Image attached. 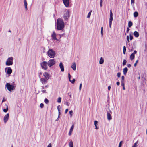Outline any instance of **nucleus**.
<instances>
[{
    "label": "nucleus",
    "instance_id": "obj_1",
    "mask_svg": "<svg viewBox=\"0 0 147 147\" xmlns=\"http://www.w3.org/2000/svg\"><path fill=\"white\" fill-rule=\"evenodd\" d=\"M64 27V23L61 18H58L57 22V28L58 30H62Z\"/></svg>",
    "mask_w": 147,
    "mask_h": 147
},
{
    "label": "nucleus",
    "instance_id": "obj_2",
    "mask_svg": "<svg viewBox=\"0 0 147 147\" xmlns=\"http://www.w3.org/2000/svg\"><path fill=\"white\" fill-rule=\"evenodd\" d=\"M48 56L51 58H54L55 56V51L52 49H49L47 52Z\"/></svg>",
    "mask_w": 147,
    "mask_h": 147
},
{
    "label": "nucleus",
    "instance_id": "obj_3",
    "mask_svg": "<svg viewBox=\"0 0 147 147\" xmlns=\"http://www.w3.org/2000/svg\"><path fill=\"white\" fill-rule=\"evenodd\" d=\"M5 86L7 90L10 92L14 90L16 87L15 86L11 85L8 83H6Z\"/></svg>",
    "mask_w": 147,
    "mask_h": 147
},
{
    "label": "nucleus",
    "instance_id": "obj_4",
    "mask_svg": "<svg viewBox=\"0 0 147 147\" xmlns=\"http://www.w3.org/2000/svg\"><path fill=\"white\" fill-rule=\"evenodd\" d=\"M40 65L42 68L45 70H46L48 68V64L47 62L44 61L40 63Z\"/></svg>",
    "mask_w": 147,
    "mask_h": 147
},
{
    "label": "nucleus",
    "instance_id": "obj_5",
    "mask_svg": "<svg viewBox=\"0 0 147 147\" xmlns=\"http://www.w3.org/2000/svg\"><path fill=\"white\" fill-rule=\"evenodd\" d=\"M57 34L55 32L53 31L51 36V39L53 40H56L57 42H60V40L56 38Z\"/></svg>",
    "mask_w": 147,
    "mask_h": 147
},
{
    "label": "nucleus",
    "instance_id": "obj_6",
    "mask_svg": "<svg viewBox=\"0 0 147 147\" xmlns=\"http://www.w3.org/2000/svg\"><path fill=\"white\" fill-rule=\"evenodd\" d=\"M70 16L69 12L68 10L66 9L65 10L63 18L66 20L68 19Z\"/></svg>",
    "mask_w": 147,
    "mask_h": 147
},
{
    "label": "nucleus",
    "instance_id": "obj_7",
    "mask_svg": "<svg viewBox=\"0 0 147 147\" xmlns=\"http://www.w3.org/2000/svg\"><path fill=\"white\" fill-rule=\"evenodd\" d=\"M13 58L12 57H9L6 62V65L7 66L12 65L13 64Z\"/></svg>",
    "mask_w": 147,
    "mask_h": 147
},
{
    "label": "nucleus",
    "instance_id": "obj_8",
    "mask_svg": "<svg viewBox=\"0 0 147 147\" xmlns=\"http://www.w3.org/2000/svg\"><path fill=\"white\" fill-rule=\"evenodd\" d=\"M55 63V61L54 59H50L47 62L48 66L50 67L53 66Z\"/></svg>",
    "mask_w": 147,
    "mask_h": 147
},
{
    "label": "nucleus",
    "instance_id": "obj_9",
    "mask_svg": "<svg viewBox=\"0 0 147 147\" xmlns=\"http://www.w3.org/2000/svg\"><path fill=\"white\" fill-rule=\"evenodd\" d=\"M9 118V113H7L5 115L3 118V120L4 122L5 123H6L7 121L8 120V119Z\"/></svg>",
    "mask_w": 147,
    "mask_h": 147
},
{
    "label": "nucleus",
    "instance_id": "obj_10",
    "mask_svg": "<svg viewBox=\"0 0 147 147\" xmlns=\"http://www.w3.org/2000/svg\"><path fill=\"white\" fill-rule=\"evenodd\" d=\"M40 81L43 85L45 84L48 82V80L45 79L41 78L40 79Z\"/></svg>",
    "mask_w": 147,
    "mask_h": 147
},
{
    "label": "nucleus",
    "instance_id": "obj_11",
    "mask_svg": "<svg viewBox=\"0 0 147 147\" xmlns=\"http://www.w3.org/2000/svg\"><path fill=\"white\" fill-rule=\"evenodd\" d=\"M63 3L65 6L67 7L69 6V0H63Z\"/></svg>",
    "mask_w": 147,
    "mask_h": 147
},
{
    "label": "nucleus",
    "instance_id": "obj_12",
    "mask_svg": "<svg viewBox=\"0 0 147 147\" xmlns=\"http://www.w3.org/2000/svg\"><path fill=\"white\" fill-rule=\"evenodd\" d=\"M42 78L48 80L49 79V76L48 73L46 72L44 73L43 74V77Z\"/></svg>",
    "mask_w": 147,
    "mask_h": 147
},
{
    "label": "nucleus",
    "instance_id": "obj_13",
    "mask_svg": "<svg viewBox=\"0 0 147 147\" xmlns=\"http://www.w3.org/2000/svg\"><path fill=\"white\" fill-rule=\"evenodd\" d=\"M111 111H110V113L109 112H107V119L109 121H110L112 119V117L111 115Z\"/></svg>",
    "mask_w": 147,
    "mask_h": 147
},
{
    "label": "nucleus",
    "instance_id": "obj_14",
    "mask_svg": "<svg viewBox=\"0 0 147 147\" xmlns=\"http://www.w3.org/2000/svg\"><path fill=\"white\" fill-rule=\"evenodd\" d=\"M59 67L61 69V71L62 72L64 71V66L63 65L62 62H60L59 63Z\"/></svg>",
    "mask_w": 147,
    "mask_h": 147
},
{
    "label": "nucleus",
    "instance_id": "obj_15",
    "mask_svg": "<svg viewBox=\"0 0 147 147\" xmlns=\"http://www.w3.org/2000/svg\"><path fill=\"white\" fill-rule=\"evenodd\" d=\"M74 125H73L70 129V131H69V136H70L71 135L72 132L73 131V130L74 129Z\"/></svg>",
    "mask_w": 147,
    "mask_h": 147
},
{
    "label": "nucleus",
    "instance_id": "obj_16",
    "mask_svg": "<svg viewBox=\"0 0 147 147\" xmlns=\"http://www.w3.org/2000/svg\"><path fill=\"white\" fill-rule=\"evenodd\" d=\"M71 67L74 70H76V65L75 62H73L72 63Z\"/></svg>",
    "mask_w": 147,
    "mask_h": 147
},
{
    "label": "nucleus",
    "instance_id": "obj_17",
    "mask_svg": "<svg viewBox=\"0 0 147 147\" xmlns=\"http://www.w3.org/2000/svg\"><path fill=\"white\" fill-rule=\"evenodd\" d=\"M12 72V70L10 67H9L8 68L7 71V74H10Z\"/></svg>",
    "mask_w": 147,
    "mask_h": 147
},
{
    "label": "nucleus",
    "instance_id": "obj_18",
    "mask_svg": "<svg viewBox=\"0 0 147 147\" xmlns=\"http://www.w3.org/2000/svg\"><path fill=\"white\" fill-rule=\"evenodd\" d=\"M133 34L135 36V37L137 38L139 36V34L138 32L136 31L134 32Z\"/></svg>",
    "mask_w": 147,
    "mask_h": 147
},
{
    "label": "nucleus",
    "instance_id": "obj_19",
    "mask_svg": "<svg viewBox=\"0 0 147 147\" xmlns=\"http://www.w3.org/2000/svg\"><path fill=\"white\" fill-rule=\"evenodd\" d=\"M24 3L25 7L26 10L28 9H27V3L26 0H24Z\"/></svg>",
    "mask_w": 147,
    "mask_h": 147
},
{
    "label": "nucleus",
    "instance_id": "obj_20",
    "mask_svg": "<svg viewBox=\"0 0 147 147\" xmlns=\"http://www.w3.org/2000/svg\"><path fill=\"white\" fill-rule=\"evenodd\" d=\"M128 71V69L127 67H125L123 69V72L124 75H125Z\"/></svg>",
    "mask_w": 147,
    "mask_h": 147
},
{
    "label": "nucleus",
    "instance_id": "obj_21",
    "mask_svg": "<svg viewBox=\"0 0 147 147\" xmlns=\"http://www.w3.org/2000/svg\"><path fill=\"white\" fill-rule=\"evenodd\" d=\"M104 62V59L102 57H101L99 61V63L100 64H102Z\"/></svg>",
    "mask_w": 147,
    "mask_h": 147
},
{
    "label": "nucleus",
    "instance_id": "obj_22",
    "mask_svg": "<svg viewBox=\"0 0 147 147\" xmlns=\"http://www.w3.org/2000/svg\"><path fill=\"white\" fill-rule=\"evenodd\" d=\"M5 106H6V108L4 109H3V111L5 113L7 112L8 110V106L7 104L5 105Z\"/></svg>",
    "mask_w": 147,
    "mask_h": 147
},
{
    "label": "nucleus",
    "instance_id": "obj_23",
    "mask_svg": "<svg viewBox=\"0 0 147 147\" xmlns=\"http://www.w3.org/2000/svg\"><path fill=\"white\" fill-rule=\"evenodd\" d=\"M69 147H73L74 144L73 142L71 140L69 143Z\"/></svg>",
    "mask_w": 147,
    "mask_h": 147
},
{
    "label": "nucleus",
    "instance_id": "obj_24",
    "mask_svg": "<svg viewBox=\"0 0 147 147\" xmlns=\"http://www.w3.org/2000/svg\"><path fill=\"white\" fill-rule=\"evenodd\" d=\"M133 25L132 22L131 21H130L128 23V26L129 27H131Z\"/></svg>",
    "mask_w": 147,
    "mask_h": 147
},
{
    "label": "nucleus",
    "instance_id": "obj_25",
    "mask_svg": "<svg viewBox=\"0 0 147 147\" xmlns=\"http://www.w3.org/2000/svg\"><path fill=\"white\" fill-rule=\"evenodd\" d=\"M135 55L133 54H131L130 56V59L131 60H132L134 58Z\"/></svg>",
    "mask_w": 147,
    "mask_h": 147
},
{
    "label": "nucleus",
    "instance_id": "obj_26",
    "mask_svg": "<svg viewBox=\"0 0 147 147\" xmlns=\"http://www.w3.org/2000/svg\"><path fill=\"white\" fill-rule=\"evenodd\" d=\"M64 103L65 105H67L68 106H69V102L67 101V100L65 101V100L64 102Z\"/></svg>",
    "mask_w": 147,
    "mask_h": 147
},
{
    "label": "nucleus",
    "instance_id": "obj_27",
    "mask_svg": "<svg viewBox=\"0 0 147 147\" xmlns=\"http://www.w3.org/2000/svg\"><path fill=\"white\" fill-rule=\"evenodd\" d=\"M138 13L137 12H135L134 13V17H136L138 16Z\"/></svg>",
    "mask_w": 147,
    "mask_h": 147
},
{
    "label": "nucleus",
    "instance_id": "obj_28",
    "mask_svg": "<svg viewBox=\"0 0 147 147\" xmlns=\"http://www.w3.org/2000/svg\"><path fill=\"white\" fill-rule=\"evenodd\" d=\"M138 146V141L135 142L132 146V147H137Z\"/></svg>",
    "mask_w": 147,
    "mask_h": 147
},
{
    "label": "nucleus",
    "instance_id": "obj_29",
    "mask_svg": "<svg viewBox=\"0 0 147 147\" xmlns=\"http://www.w3.org/2000/svg\"><path fill=\"white\" fill-rule=\"evenodd\" d=\"M126 51V47L125 46H124L123 47V53L124 54H125V53Z\"/></svg>",
    "mask_w": 147,
    "mask_h": 147
},
{
    "label": "nucleus",
    "instance_id": "obj_30",
    "mask_svg": "<svg viewBox=\"0 0 147 147\" xmlns=\"http://www.w3.org/2000/svg\"><path fill=\"white\" fill-rule=\"evenodd\" d=\"M61 98L60 97H59L57 99V102L58 103H60L61 101Z\"/></svg>",
    "mask_w": 147,
    "mask_h": 147
},
{
    "label": "nucleus",
    "instance_id": "obj_31",
    "mask_svg": "<svg viewBox=\"0 0 147 147\" xmlns=\"http://www.w3.org/2000/svg\"><path fill=\"white\" fill-rule=\"evenodd\" d=\"M129 39L130 40H131L133 39L132 34L131 33L129 34Z\"/></svg>",
    "mask_w": 147,
    "mask_h": 147
},
{
    "label": "nucleus",
    "instance_id": "obj_32",
    "mask_svg": "<svg viewBox=\"0 0 147 147\" xmlns=\"http://www.w3.org/2000/svg\"><path fill=\"white\" fill-rule=\"evenodd\" d=\"M44 102L46 104H47L49 103V100L47 98H45L44 100Z\"/></svg>",
    "mask_w": 147,
    "mask_h": 147
},
{
    "label": "nucleus",
    "instance_id": "obj_33",
    "mask_svg": "<svg viewBox=\"0 0 147 147\" xmlns=\"http://www.w3.org/2000/svg\"><path fill=\"white\" fill-rule=\"evenodd\" d=\"M126 62H127V61H126V60H125V59L123 60V65L124 66V65H125Z\"/></svg>",
    "mask_w": 147,
    "mask_h": 147
},
{
    "label": "nucleus",
    "instance_id": "obj_34",
    "mask_svg": "<svg viewBox=\"0 0 147 147\" xmlns=\"http://www.w3.org/2000/svg\"><path fill=\"white\" fill-rule=\"evenodd\" d=\"M91 12L92 11H91L88 13V15L87 16V18H89L90 17Z\"/></svg>",
    "mask_w": 147,
    "mask_h": 147
},
{
    "label": "nucleus",
    "instance_id": "obj_35",
    "mask_svg": "<svg viewBox=\"0 0 147 147\" xmlns=\"http://www.w3.org/2000/svg\"><path fill=\"white\" fill-rule=\"evenodd\" d=\"M103 0H100V5L101 7H102V2H103Z\"/></svg>",
    "mask_w": 147,
    "mask_h": 147
},
{
    "label": "nucleus",
    "instance_id": "obj_36",
    "mask_svg": "<svg viewBox=\"0 0 147 147\" xmlns=\"http://www.w3.org/2000/svg\"><path fill=\"white\" fill-rule=\"evenodd\" d=\"M103 27L102 26L101 28V35L102 36L103 35Z\"/></svg>",
    "mask_w": 147,
    "mask_h": 147
},
{
    "label": "nucleus",
    "instance_id": "obj_37",
    "mask_svg": "<svg viewBox=\"0 0 147 147\" xmlns=\"http://www.w3.org/2000/svg\"><path fill=\"white\" fill-rule=\"evenodd\" d=\"M69 113L70 117H72L73 114V111L72 110H71L69 111Z\"/></svg>",
    "mask_w": 147,
    "mask_h": 147
},
{
    "label": "nucleus",
    "instance_id": "obj_38",
    "mask_svg": "<svg viewBox=\"0 0 147 147\" xmlns=\"http://www.w3.org/2000/svg\"><path fill=\"white\" fill-rule=\"evenodd\" d=\"M134 3V0H131V3L132 5H133Z\"/></svg>",
    "mask_w": 147,
    "mask_h": 147
},
{
    "label": "nucleus",
    "instance_id": "obj_39",
    "mask_svg": "<svg viewBox=\"0 0 147 147\" xmlns=\"http://www.w3.org/2000/svg\"><path fill=\"white\" fill-rule=\"evenodd\" d=\"M122 143V141H121L119 143L118 147H121Z\"/></svg>",
    "mask_w": 147,
    "mask_h": 147
},
{
    "label": "nucleus",
    "instance_id": "obj_40",
    "mask_svg": "<svg viewBox=\"0 0 147 147\" xmlns=\"http://www.w3.org/2000/svg\"><path fill=\"white\" fill-rule=\"evenodd\" d=\"M40 107L41 108H42L44 107V104L42 103H41L40 105Z\"/></svg>",
    "mask_w": 147,
    "mask_h": 147
},
{
    "label": "nucleus",
    "instance_id": "obj_41",
    "mask_svg": "<svg viewBox=\"0 0 147 147\" xmlns=\"http://www.w3.org/2000/svg\"><path fill=\"white\" fill-rule=\"evenodd\" d=\"M138 60H137L136 61V63H134V66L135 67H136V66L137 65V64L138 63Z\"/></svg>",
    "mask_w": 147,
    "mask_h": 147
},
{
    "label": "nucleus",
    "instance_id": "obj_42",
    "mask_svg": "<svg viewBox=\"0 0 147 147\" xmlns=\"http://www.w3.org/2000/svg\"><path fill=\"white\" fill-rule=\"evenodd\" d=\"M68 77H69V81H71V76L70 75V74H68Z\"/></svg>",
    "mask_w": 147,
    "mask_h": 147
},
{
    "label": "nucleus",
    "instance_id": "obj_43",
    "mask_svg": "<svg viewBox=\"0 0 147 147\" xmlns=\"http://www.w3.org/2000/svg\"><path fill=\"white\" fill-rule=\"evenodd\" d=\"M75 81V79H73V80L72 81L71 80V81H70V82H71L72 83L74 84V83Z\"/></svg>",
    "mask_w": 147,
    "mask_h": 147
},
{
    "label": "nucleus",
    "instance_id": "obj_44",
    "mask_svg": "<svg viewBox=\"0 0 147 147\" xmlns=\"http://www.w3.org/2000/svg\"><path fill=\"white\" fill-rule=\"evenodd\" d=\"M121 73L120 72H119L117 73V76L119 78L120 77Z\"/></svg>",
    "mask_w": 147,
    "mask_h": 147
},
{
    "label": "nucleus",
    "instance_id": "obj_45",
    "mask_svg": "<svg viewBox=\"0 0 147 147\" xmlns=\"http://www.w3.org/2000/svg\"><path fill=\"white\" fill-rule=\"evenodd\" d=\"M110 17H113V13L111 10L110 11Z\"/></svg>",
    "mask_w": 147,
    "mask_h": 147
},
{
    "label": "nucleus",
    "instance_id": "obj_46",
    "mask_svg": "<svg viewBox=\"0 0 147 147\" xmlns=\"http://www.w3.org/2000/svg\"><path fill=\"white\" fill-rule=\"evenodd\" d=\"M82 84L81 83L80 84V86H79V89L80 91L81 90V88H82Z\"/></svg>",
    "mask_w": 147,
    "mask_h": 147
},
{
    "label": "nucleus",
    "instance_id": "obj_47",
    "mask_svg": "<svg viewBox=\"0 0 147 147\" xmlns=\"http://www.w3.org/2000/svg\"><path fill=\"white\" fill-rule=\"evenodd\" d=\"M41 92H42L44 93H46V90H45L42 89L41 90Z\"/></svg>",
    "mask_w": 147,
    "mask_h": 147
},
{
    "label": "nucleus",
    "instance_id": "obj_48",
    "mask_svg": "<svg viewBox=\"0 0 147 147\" xmlns=\"http://www.w3.org/2000/svg\"><path fill=\"white\" fill-rule=\"evenodd\" d=\"M113 17H110L109 18V21H112L113 20Z\"/></svg>",
    "mask_w": 147,
    "mask_h": 147
},
{
    "label": "nucleus",
    "instance_id": "obj_49",
    "mask_svg": "<svg viewBox=\"0 0 147 147\" xmlns=\"http://www.w3.org/2000/svg\"><path fill=\"white\" fill-rule=\"evenodd\" d=\"M61 108L60 107V105H59L57 107V109L58 110V111H60V109Z\"/></svg>",
    "mask_w": 147,
    "mask_h": 147
},
{
    "label": "nucleus",
    "instance_id": "obj_50",
    "mask_svg": "<svg viewBox=\"0 0 147 147\" xmlns=\"http://www.w3.org/2000/svg\"><path fill=\"white\" fill-rule=\"evenodd\" d=\"M60 114H61L60 112V111H59V116L58 117L57 119L56 120V121H57L58 120V119H59V116L60 115Z\"/></svg>",
    "mask_w": 147,
    "mask_h": 147
},
{
    "label": "nucleus",
    "instance_id": "obj_51",
    "mask_svg": "<svg viewBox=\"0 0 147 147\" xmlns=\"http://www.w3.org/2000/svg\"><path fill=\"white\" fill-rule=\"evenodd\" d=\"M47 147H52V145H51V143L49 144L47 146Z\"/></svg>",
    "mask_w": 147,
    "mask_h": 147
},
{
    "label": "nucleus",
    "instance_id": "obj_52",
    "mask_svg": "<svg viewBox=\"0 0 147 147\" xmlns=\"http://www.w3.org/2000/svg\"><path fill=\"white\" fill-rule=\"evenodd\" d=\"M98 123V121H95L94 122V124L95 125H97Z\"/></svg>",
    "mask_w": 147,
    "mask_h": 147
},
{
    "label": "nucleus",
    "instance_id": "obj_53",
    "mask_svg": "<svg viewBox=\"0 0 147 147\" xmlns=\"http://www.w3.org/2000/svg\"><path fill=\"white\" fill-rule=\"evenodd\" d=\"M95 129H98V127L97 126V125H95Z\"/></svg>",
    "mask_w": 147,
    "mask_h": 147
},
{
    "label": "nucleus",
    "instance_id": "obj_54",
    "mask_svg": "<svg viewBox=\"0 0 147 147\" xmlns=\"http://www.w3.org/2000/svg\"><path fill=\"white\" fill-rule=\"evenodd\" d=\"M137 53V51L136 50L134 51V52L132 53L134 55H135V54H136Z\"/></svg>",
    "mask_w": 147,
    "mask_h": 147
},
{
    "label": "nucleus",
    "instance_id": "obj_55",
    "mask_svg": "<svg viewBox=\"0 0 147 147\" xmlns=\"http://www.w3.org/2000/svg\"><path fill=\"white\" fill-rule=\"evenodd\" d=\"M121 83H124V80H121Z\"/></svg>",
    "mask_w": 147,
    "mask_h": 147
},
{
    "label": "nucleus",
    "instance_id": "obj_56",
    "mask_svg": "<svg viewBox=\"0 0 147 147\" xmlns=\"http://www.w3.org/2000/svg\"><path fill=\"white\" fill-rule=\"evenodd\" d=\"M124 76H121V80H124Z\"/></svg>",
    "mask_w": 147,
    "mask_h": 147
},
{
    "label": "nucleus",
    "instance_id": "obj_57",
    "mask_svg": "<svg viewBox=\"0 0 147 147\" xmlns=\"http://www.w3.org/2000/svg\"><path fill=\"white\" fill-rule=\"evenodd\" d=\"M127 65L128 67H130L131 66V65L129 64H128Z\"/></svg>",
    "mask_w": 147,
    "mask_h": 147
},
{
    "label": "nucleus",
    "instance_id": "obj_58",
    "mask_svg": "<svg viewBox=\"0 0 147 147\" xmlns=\"http://www.w3.org/2000/svg\"><path fill=\"white\" fill-rule=\"evenodd\" d=\"M111 86H108V90H110V89H111Z\"/></svg>",
    "mask_w": 147,
    "mask_h": 147
},
{
    "label": "nucleus",
    "instance_id": "obj_59",
    "mask_svg": "<svg viewBox=\"0 0 147 147\" xmlns=\"http://www.w3.org/2000/svg\"><path fill=\"white\" fill-rule=\"evenodd\" d=\"M130 29L128 28H127V33H128L129 31V30Z\"/></svg>",
    "mask_w": 147,
    "mask_h": 147
},
{
    "label": "nucleus",
    "instance_id": "obj_60",
    "mask_svg": "<svg viewBox=\"0 0 147 147\" xmlns=\"http://www.w3.org/2000/svg\"><path fill=\"white\" fill-rule=\"evenodd\" d=\"M116 84L117 85L119 86L120 84V82H117L116 83Z\"/></svg>",
    "mask_w": 147,
    "mask_h": 147
},
{
    "label": "nucleus",
    "instance_id": "obj_61",
    "mask_svg": "<svg viewBox=\"0 0 147 147\" xmlns=\"http://www.w3.org/2000/svg\"><path fill=\"white\" fill-rule=\"evenodd\" d=\"M68 109H66L65 110V113H67L68 112Z\"/></svg>",
    "mask_w": 147,
    "mask_h": 147
},
{
    "label": "nucleus",
    "instance_id": "obj_62",
    "mask_svg": "<svg viewBox=\"0 0 147 147\" xmlns=\"http://www.w3.org/2000/svg\"><path fill=\"white\" fill-rule=\"evenodd\" d=\"M121 86H122L123 87H124L125 85L124 83H121Z\"/></svg>",
    "mask_w": 147,
    "mask_h": 147
},
{
    "label": "nucleus",
    "instance_id": "obj_63",
    "mask_svg": "<svg viewBox=\"0 0 147 147\" xmlns=\"http://www.w3.org/2000/svg\"><path fill=\"white\" fill-rule=\"evenodd\" d=\"M48 86H49V85H45V88H48Z\"/></svg>",
    "mask_w": 147,
    "mask_h": 147
},
{
    "label": "nucleus",
    "instance_id": "obj_64",
    "mask_svg": "<svg viewBox=\"0 0 147 147\" xmlns=\"http://www.w3.org/2000/svg\"><path fill=\"white\" fill-rule=\"evenodd\" d=\"M45 88V86H41V88L42 89H44Z\"/></svg>",
    "mask_w": 147,
    "mask_h": 147
}]
</instances>
